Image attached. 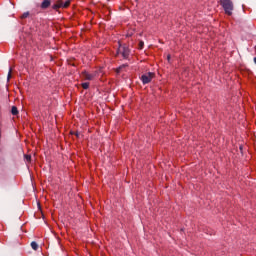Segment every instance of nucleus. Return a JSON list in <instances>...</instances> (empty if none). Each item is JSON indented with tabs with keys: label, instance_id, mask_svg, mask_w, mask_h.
I'll return each instance as SVG.
<instances>
[{
	"label": "nucleus",
	"instance_id": "f257e3e1",
	"mask_svg": "<svg viewBox=\"0 0 256 256\" xmlns=\"http://www.w3.org/2000/svg\"><path fill=\"white\" fill-rule=\"evenodd\" d=\"M220 5H222L226 15H233V1L220 0Z\"/></svg>",
	"mask_w": 256,
	"mask_h": 256
},
{
	"label": "nucleus",
	"instance_id": "f03ea898",
	"mask_svg": "<svg viewBox=\"0 0 256 256\" xmlns=\"http://www.w3.org/2000/svg\"><path fill=\"white\" fill-rule=\"evenodd\" d=\"M153 77H155V73L153 72H148L146 74H143L141 76V81L143 85H147V83H151V81H153Z\"/></svg>",
	"mask_w": 256,
	"mask_h": 256
},
{
	"label": "nucleus",
	"instance_id": "7ed1b4c3",
	"mask_svg": "<svg viewBox=\"0 0 256 256\" xmlns=\"http://www.w3.org/2000/svg\"><path fill=\"white\" fill-rule=\"evenodd\" d=\"M117 55H122L123 59H127V57H129V47L125 45L121 46L120 44L117 50Z\"/></svg>",
	"mask_w": 256,
	"mask_h": 256
},
{
	"label": "nucleus",
	"instance_id": "20e7f679",
	"mask_svg": "<svg viewBox=\"0 0 256 256\" xmlns=\"http://www.w3.org/2000/svg\"><path fill=\"white\" fill-rule=\"evenodd\" d=\"M82 76L84 79H86V81H93V79H95V77H97V72L94 73H89V72H83Z\"/></svg>",
	"mask_w": 256,
	"mask_h": 256
},
{
	"label": "nucleus",
	"instance_id": "39448f33",
	"mask_svg": "<svg viewBox=\"0 0 256 256\" xmlns=\"http://www.w3.org/2000/svg\"><path fill=\"white\" fill-rule=\"evenodd\" d=\"M49 5H51V1H49V0H44V1L42 2L41 7H42V9H47V7H49Z\"/></svg>",
	"mask_w": 256,
	"mask_h": 256
},
{
	"label": "nucleus",
	"instance_id": "423d86ee",
	"mask_svg": "<svg viewBox=\"0 0 256 256\" xmlns=\"http://www.w3.org/2000/svg\"><path fill=\"white\" fill-rule=\"evenodd\" d=\"M69 5H71V0H66L65 3H61V7H63L64 9H67Z\"/></svg>",
	"mask_w": 256,
	"mask_h": 256
},
{
	"label": "nucleus",
	"instance_id": "0eeeda50",
	"mask_svg": "<svg viewBox=\"0 0 256 256\" xmlns=\"http://www.w3.org/2000/svg\"><path fill=\"white\" fill-rule=\"evenodd\" d=\"M31 247L34 251H37V249H39V245L37 244V242H31Z\"/></svg>",
	"mask_w": 256,
	"mask_h": 256
},
{
	"label": "nucleus",
	"instance_id": "6e6552de",
	"mask_svg": "<svg viewBox=\"0 0 256 256\" xmlns=\"http://www.w3.org/2000/svg\"><path fill=\"white\" fill-rule=\"evenodd\" d=\"M11 113H12V115H17L19 113V110H17V108L15 106H13L11 109Z\"/></svg>",
	"mask_w": 256,
	"mask_h": 256
},
{
	"label": "nucleus",
	"instance_id": "1a4fd4ad",
	"mask_svg": "<svg viewBox=\"0 0 256 256\" xmlns=\"http://www.w3.org/2000/svg\"><path fill=\"white\" fill-rule=\"evenodd\" d=\"M29 17V12H24L21 16V19H27Z\"/></svg>",
	"mask_w": 256,
	"mask_h": 256
},
{
	"label": "nucleus",
	"instance_id": "9d476101",
	"mask_svg": "<svg viewBox=\"0 0 256 256\" xmlns=\"http://www.w3.org/2000/svg\"><path fill=\"white\" fill-rule=\"evenodd\" d=\"M125 67H127V65H122L119 68H117V73H121V70L125 69Z\"/></svg>",
	"mask_w": 256,
	"mask_h": 256
},
{
	"label": "nucleus",
	"instance_id": "9b49d317",
	"mask_svg": "<svg viewBox=\"0 0 256 256\" xmlns=\"http://www.w3.org/2000/svg\"><path fill=\"white\" fill-rule=\"evenodd\" d=\"M82 87L83 89H89V83L88 82L82 83Z\"/></svg>",
	"mask_w": 256,
	"mask_h": 256
},
{
	"label": "nucleus",
	"instance_id": "f8f14e48",
	"mask_svg": "<svg viewBox=\"0 0 256 256\" xmlns=\"http://www.w3.org/2000/svg\"><path fill=\"white\" fill-rule=\"evenodd\" d=\"M25 160H26L27 162L31 161V155H25Z\"/></svg>",
	"mask_w": 256,
	"mask_h": 256
},
{
	"label": "nucleus",
	"instance_id": "ddd939ff",
	"mask_svg": "<svg viewBox=\"0 0 256 256\" xmlns=\"http://www.w3.org/2000/svg\"><path fill=\"white\" fill-rule=\"evenodd\" d=\"M143 45H145V43L143 41H140L139 43V49H143Z\"/></svg>",
	"mask_w": 256,
	"mask_h": 256
},
{
	"label": "nucleus",
	"instance_id": "4468645a",
	"mask_svg": "<svg viewBox=\"0 0 256 256\" xmlns=\"http://www.w3.org/2000/svg\"><path fill=\"white\" fill-rule=\"evenodd\" d=\"M60 7H63V6H61V3H60V4H56V5L54 6V9H59Z\"/></svg>",
	"mask_w": 256,
	"mask_h": 256
},
{
	"label": "nucleus",
	"instance_id": "2eb2a0df",
	"mask_svg": "<svg viewBox=\"0 0 256 256\" xmlns=\"http://www.w3.org/2000/svg\"><path fill=\"white\" fill-rule=\"evenodd\" d=\"M9 79H11V68L9 69V72H8V81Z\"/></svg>",
	"mask_w": 256,
	"mask_h": 256
},
{
	"label": "nucleus",
	"instance_id": "dca6fc26",
	"mask_svg": "<svg viewBox=\"0 0 256 256\" xmlns=\"http://www.w3.org/2000/svg\"><path fill=\"white\" fill-rule=\"evenodd\" d=\"M168 61H171V55L167 56Z\"/></svg>",
	"mask_w": 256,
	"mask_h": 256
},
{
	"label": "nucleus",
	"instance_id": "f3484780",
	"mask_svg": "<svg viewBox=\"0 0 256 256\" xmlns=\"http://www.w3.org/2000/svg\"><path fill=\"white\" fill-rule=\"evenodd\" d=\"M254 63L256 64V57L254 58Z\"/></svg>",
	"mask_w": 256,
	"mask_h": 256
},
{
	"label": "nucleus",
	"instance_id": "a211bd4d",
	"mask_svg": "<svg viewBox=\"0 0 256 256\" xmlns=\"http://www.w3.org/2000/svg\"><path fill=\"white\" fill-rule=\"evenodd\" d=\"M76 137H79V133H76Z\"/></svg>",
	"mask_w": 256,
	"mask_h": 256
}]
</instances>
